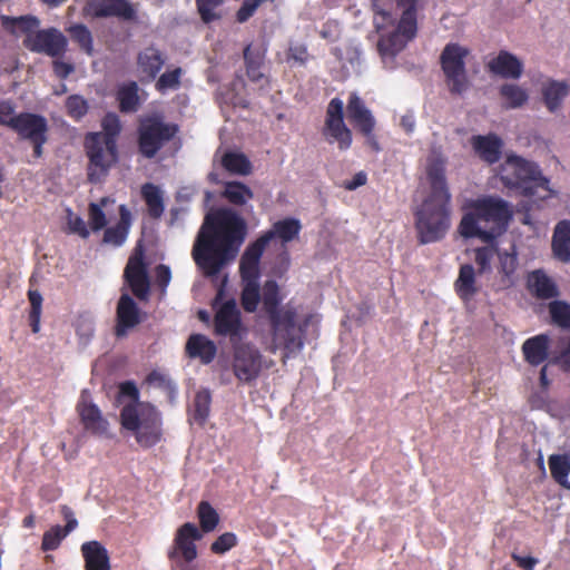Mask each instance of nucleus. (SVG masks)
I'll use <instances>...</instances> for the list:
<instances>
[{"instance_id": "obj_45", "label": "nucleus", "mask_w": 570, "mask_h": 570, "mask_svg": "<svg viewBox=\"0 0 570 570\" xmlns=\"http://www.w3.org/2000/svg\"><path fill=\"white\" fill-rule=\"evenodd\" d=\"M197 517L203 532L208 533L216 529L219 522L217 511L207 501H200L197 507Z\"/></svg>"}, {"instance_id": "obj_38", "label": "nucleus", "mask_w": 570, "mask_h": 570, "mask_svg": "<svg viewBox=\"0 0 570 570\" xmlns=\"http://www.w3.org/2000/svg\"><path fill=\"white\" fill-rule=\"evenodd\" d=\"M246 75L253 82H258L264 78L262 68L264 66V52L254 49L252 45H247L243 52Z\"/></svg>"}, {"instance_id": "obj_59", "label": "nucleus", "mask_w": 570, "mask_h": 570, "mask_svg": "<svg viewBox=\"0 0 570 570\" xmlns=\"http://www.w3.org/2000/svg\"><path fill=\"white\" fill-rule=\"evenodd\" d=\"M494 253L495 250L492 246H483L474 249V262L478 265V273L480 275L490 272Z\"/></svg>"}, {"instance_id": "obj_5", "label": "nucleus", "mask_w": 570, "mask_h": 570, "mask_svg": "<svg viewBox=\"0 0 570 570\" xmlns=\"http://www.w3.org/2000/svg\"><path fill=\"white\" fill-rule=\"evenodd\" d=\"M500 180L504 187L525 197L547 199L551 197L549 179L539 166L520 156H508L500 168Z\"/></svg>"}, {"instance_id": "obj_35", "label": "nucleus", "mask_w": 570, "mask_h": 570, "mask_svg": "<svg viewBox=\"0 0 570 570\" xmlns=\"http://www.w3.org/2000/svg\"><path fill=\"white\" fill-rule=\"evenodd\" d=\"M138 90L139 87L135 81H129L118 88L116 98L121 112L131 114L139 109L140 98Z\"/></svg>"}, {"instance_id": "obj_14", "label": "nucleus", "mask_w": 570, "mask_h": 570, "mask_svg": "<svg viewBox=\"0 0 570 570\" xmlns=\"http://www.w3.org/2000/svg\"><path fill=\"white\" fill-rule=\"evenodd\" d=\"M138 4L129 0H88L85 12L92 18H117L125 22H138Z\"/></svg>"}, {"instance_id": "obj_25", "label": "nucleus", "mask_w": 570, "mask_h": 570, "mask_svg": "<svg viewBox=\"0 0 570 570\" xmlns=\"http://www.w3.org/2000/svg\"><path fill=\"white\" fill-rule=\"evenodd\" d=\"M550 337L548 334H538L527 338L522 344L524 361L531 366H539L549 357Z\"/></svg>"}, {"instance_id": "obj_51", "label": "nucleus", "mask_w": 570, "mask_h": 570, "mask_svg": "<svg viewBox=\"0 0 570 570\" xmlns=\"http://www.w3.org/2000/svg\"><path fill=\"white\" fill-rule=\"evenodd\" d=\"M212 396L209 391L203 390L196 393L194 399V420L204 424L210 412Z\"/></svg>"}, {"instance_id": "obj_28", "label": "nucleus", "mask_w": 570, "mask_h": 570, "mask_svg": "<svg viewBox=\"0 0 570 570\" xmlns=\"http://www.w3.org/2000/svg\"><path fill=\"white\" fill-rule=\"evenodd\" d=\"M185 351L190 358H199L203 364H209L217 354V346L203 334H191L186 342Z\"/></svg>"}, {"instance_id": "obj_31", "label": "nucleus", "mask_w": 570, "mask_h": 570, "mask_svg": "<svg viewBox=\"0 0 570 570\" xmlns=\"http://www.w3.org/2000/svg\"><path fill=\"white\" fill-rule=\"evenodd\" d=\"M77 411L87 431L98 435L107 433L109 424L97 405L81 401L77 405Z\"/></svg>"}, {"instance_id": "obj_23", "label": "nucleus", "mask_w": 570, "mask_h": 570, "mask_svg": "<svg viewBox=\"0 0 570 570\" xmlns=\"http://www.w3.org/2000/svg\"><path fill=\"white\" fill-rule=\"evenodd\" d=\"M117 324L115 334L117 337L125 336L127 331L140 323L139 308L136 302L128 295L122 294L117 305Z\"/></svg>"}, {"instance_id": "obj_12", "label": "nucleus", "mask_w": 570, "mask_h": 570, "mask_svg": "<svg viewBox=\"0 0 570 570\" xmlns=\"http://www.w3.org/2000/svg\"><path fill=\"white\" fill-rule=\"evenodd\" d=\"M232 368L235 377L243 384L256 382L263 370V355L249 343L233 345Z\"/></svg>"}, {"instance_id": "obj_50", "label": "nucleus", "mask_w": 570, "mask_h": 570, "mask_svg": "<svg viewBox=\"0 0 570 570\" xmlns=\"http://www.w3.org/2000/svg\"><path fill=\"white\" fill-rule=\"evenodd\" d=\"M518 268V257L515 253H503L500 255V271L502 283L505 287L514 284V274Z\"/></svg>"}, {"instance_id": "obj_32", "label": "nucleus", "mask_w": 570, "mask_h": 570, "mask_svg": "<svg viewBox=\"0 0 570 570\" xmlns=\"http://www.w3.org/2000/svg\"><path fill=\"white\" fill-rule=\"evenodd\" d=\"M552 253L553 256L562 262H570V222L561 220L559 222L553 230L552 235Z\"/></svg>"}, {"instance_id": "obj_62", "label": "nucleus", "mask_w": 570, "mask_h": 570, "mask_svg": "<svg viewBox=\"0 0 570 570\" xmlns=\"http://www.w3.org/2000/svg\"><path fill=\"white\" fill-rule=\"evenodd\" d=\"M68 226L71 233L77 234L82 238L89 237V229L80 216L72 215L70 213L68 216Z\"/></svg>"}, {"instance_id": "obj_42", "label": "nucleus", "mask_w": 570, "mask_h": 570, "mask_svg": "<svg viewBox=\"0 0 570 570\" xmlns=\"http://www.w3.org/2000/svg\"><path fill=\"white\" fill-rule=\"evenodd\" d=\"M222 196L230 204L243 206L254 197L252 189L240 181H227Z\"/></svg>"}, {"instance_id": "obj_30", "label": "nucleus", "mask_w": 570, "mask_h": 570, "mask_svg": "<svg viewBox=\"0 0 570 570\" xmlns=\"http://www.w3.org/2000/svg\"><path fill=\"white\" fill-rule=\"evenodd\" d=\"M118 212V223L115 226L106 228L102 237L104 244H108L114 247H119L126 242L132 220L131 213L126 205H120Z\"/></svg>"}, {"instance_id": "obj_55", "label": "nucleus", "mask_w": 570, "mask_h": 570, "mask_svg": "<svg viewBox=\"0 0 570 570\" xmlns=\"http://www.w3.org/2000/svg\"><path fill=\"white\" fill-rule=\"evenodd\" d=\"M69 534L61 525H53L47 530L42 535L41 550L53 551L57 550L62 540Z\"/></svg>"}, {"instance_id": "obj_34", "label": "nucleus", "mask_w": 570, "mask_h": 570, "mask_svg": "<svg viewBox=\"0 0 570 570\" xmlns=\"http://www.w3.org/2000/svg\"><path fill=\"white\" fill-rule=\"evenodd\" d=\"M454 287L459 297L465 302L475 296L479 292V287L476 286L475 271L472 265L464 264L460 267Z\"/></svg>"}, {"instance_id": "obj_33", "label": "nucleus", "mask_w": 570, "mask_h": 570, "mask_svg": "<svg viewBox=\"0 0 570 570\" xmlns=\"http://www.w3.org/2000/svg\"><path fill=\"white\" fill-rule=\"evenodd\" d=\"M570 87L566 81L550 79L541 88L542 99L550 112L557 111L563 99L569 95Z\"/></svg>"}, {"instance_id": "obj_10", "label": "nucleus", "mask_w": 570, "mask_h": 570, "mask_svg": "<svg viewBox=\"0 0 570 570\" xmlns=\"http://www.w3.org/2000/svg\"><path fill=\"white\" fill-rule=\"evenodd\" d=\"M223 297V291H218L212 307L215 309L214 333L218 336L228 337L232 345L239 343L247 334V328L243 323L242 313L234 298L219 304Z\"/></svg>"}, {"instance_id": "obj_2", "label": "nucleus", "mask_w": 570, "mask_h": 570, "mask_svg": "<svg viewBox=\"0 0 570 570\" xmlns=\"http://www.w3.org/2000/svg\"><path fill=\"white\" fill-rule=\"evenodd\" d=\"M282 297L276 281H266L263 285L262 303L269 331L271 342L267 350L275 354L282 352V363L297 356L305 346L306 322H298V311L291 303L281 306Z\"/></svg>"}, {"instance_id": "obj_1", "label": "nucleus", "mask_w": 570, "mask_h": 570, "mask_svg": "<svg viewBox=\"0 0 570 570\" xmlns=\"http://www.w3.org/2000/svg\"><path fill=\"white\" fill-rule=\"evenodd\" d=\"M247 236V223L234 209L220 207L204 218L193 246L197 267L207 277L216 276L233 262Z\"/></svg>"}, {"instance_id": "obj_4", "label": "nucleus", "mask_w": 570, "mask_h": 570, "mask_svg": "<svg viewBox=\"0 0 570 570\" xmlns=\"http://www.w3.org/2000/svg\"><path fill=\"white\" fill-rule=\"evenodd\" d=\"M471 207L472 212L464 214L459 225V232L465 238L478 237L491 243L498 233L484 229V222L493 223L499 229H503L512 218L510 204L500 197L479 198Z\"/></svg>"}, {"instance_id": "obj_21", "label": "nucleus", "mask_w": 570, "mask_h": 570, "mask_svg": "<svg viewBox=\"0 0 570 570\" xmlns=\"http://www.w3.org/2000/svg\"><path fill=\"white\" fill-rule=\"evenodd\" d=\"M346 112L350 122L360 134H370L371 130L375 129L376 121L374 116L356 92L350 95Z\"/></svg>"}, {"instance_id": "obj_63", "label": "nucleus", "mask_w": 570, "mask_h": 570, "mask_svg": "<svg viewBox=\"0 0 570 570\" xmlns=\"http://www.w3.org/2000/svg\"><path fill=\"white\" fill-rule=\"evenodd\" d=\"M16 116L17 115H14V109L11 104L2 102L0 105V125L1 126H7L10 129H12Z\"/></svg>"}, {"instance_id": "obj_43", "label": "nucleus", "mask_w": 570, "mask_h": 570, "mask_svg": "<svg viewBox=\"0 0 570 570\" xmlns=\"http://www.w3.org/2000/svg\"><path fill=\"white\" fill-rule=\"evenodd\" d=\"M244 286L240 294V304L245 312L254 313L261 301L258 278H242Z\"/></svg>"}, {"instance_id": "obj_15", "label": "nucleus", "mask_w": 570, "mask_h": 570, "mask_svg": "<svg viewBox=\"0 0 570 570\" xmlns=\"http://www.w3.org/2000/svg\"><path fill=\"white\" fill-rule=\"evenodd\" d=\"M203 534L196 524L186 522L180 525L174 538L171 548L168 550V559L177 561L181 558L186 563L197 558V548L195 542L202 540Z\"/></svg>"}, {"instance_id": "obj_11", "label": "nucleus", "mask_w": 570, "mask_h": 570, "mask_svg": "<svg viewBox=\"0 0 570 570\" xmlns=\"http://www.w3.org/2000/svg\"><path fill=\"white\" fill-rule=\"evenodd\" d=\"M469 53V49L459 43H448L441 53L440 62L451 94L461 95L469 88L465 69V58Z\"/></svg>"}, {"instance_id": "obj_64", "label": "nucleus", "mask_w": 570, "mask_h": 570, "mask_svg": "<svg viewBox=\"0 0 570 570\" xmlns=\"http://www.w3.org/2000/svg\"><path fill=\"white\" fill-rule=\"evenodd\" d=\"M156 283L161 291H165L171 279V272L167 265L160 264L155 269Z\"/></svg>"}, {"instance_id": "obj_39", "label": "nucleus", "mask_w": 570, "mask_h": 570, "mask_svg": "<svg viewBox=\"0 0 570 570\" xmlns=\"http://www.w3.org/2000/svg\"><path fill=\"white\" fill-rule=\"evenodd\" d=\"M302 229V225L296 218H284L273 224L271 230L265 234H272L271 240L279 238L282 243L286 244L295 239Z\"/></svg>"}, {"instance_id": "obj_52", "label": "nucleus", "mask_w": 570, "mask_h": 570, "mask_svg": "<svg viewBox=\"0 0 570 570\" xmlns=\"http://www.w3.org/2000/svg\"><path fill=\"white\" fill-rule=\"evenodd\" d=\"M68 31L71 39L77 42L87 55H92V36L85 24H73L68 29Z\"/></svg>"}, {"instance_id": "obj_20", "label": "nucleus", "mask_w": 570, "mask_h": 570, "mask_svg": "<svg viewBox=\"0 0 570 570\" xmlns=\"http://www.w3.org/2000/svg\"><path fill=\"white\" fill-rule=\"evenodd\" d=\"M346 112L350 122L360 134H370L371 130L375 129L376 121L374 116L356 92L350 95Z\"/></svg>"}, {"instance_id": "obj_58", "label": "nucleus", "mask_w": 570, "mask_h": 570, "mask_svg": "<svg viewBox=\"0 0 570 570\" xmlns=\"http://www.w3.org/2000/svg\"><path fill=\"white\" fill-rule=\"evenodd\" d=\"M66 109L69 117L75 120H80L87 115L89 106L83 97L71 95L66 100Z\"/></svg>"}, {"instance_id": "obj_26", "label": "nucleus", "mask_w": 570, "mask_h": 570, "mask_svg": "<svg viewBox=\"0 0 570 570\" xmlns=\"http://www.w3.org/2000/svg\"><path fill=\"white\" fill-rule=\"evenodd\" d=\"M527 288L538 299H551L559 296V289L554 281L542 269L529 273Z\"/></svg>"}, {"instance_id": "obj_60", "label": "nucleus", "mask_w": 570, "mask_h": 570, "mask_svg": "<svg viewBox=\"0 0 570 570\" xmlns=\"http://www.w3.org/2000/svg\"><path fill=\"white\" fill-rule=\"evenodd\" d=\"M238 543V539L233 532L220 534L212 544L210 551L215 554H224Z\"/></svg>"}, {"instance_id": "obj_3", "label": "nucleus", "mask_w": 570, "mask_h": 570, "mask_svg": "<svg viewBox=\"0 0 570 570\" xmlns=\"http://www.w3.org/2000/svg\"><path fill=\"white\" fill-rule=\"evenodd\" d=\"M119 394L132 400L120 411L122 429L132 432L140 446L148 449L156 445L161 439V416L158 410L148 402L139 401V391L134 381L121 382Z\"/></svg>"}, {"instance_id": "obj_29", "label": "nucleus", "mask_w": 570, "mask_h": 570, "mask_svg": "<svg viewBox=\"0 0 570 570\" xmlns=\"http://www.w3.org/2000/svg\"><path fill=\"white\" fill-rule=\"evenodd\" d=\"M81 553L86 570H110V558L107 549L96 540L81 544Z\"/></svg>"}, {"instance_id": "obj_27", "label": "nucleus", "mask_w": 570, "mask_h": 570, "mask_svg": "<svg viewBox=\"0 0 570 570\" xmlns=\"http://www.w3.org/2000/svg\"><path fill=\"white\" fill-rule=\"evenodd\" d=\"M165 65L163 52L154 46L141 50L137 56V67L147 81L155 80Z\"/></svg>"}, {"instance_id": "obj_46", "label": "nucleus", "mask_w": 570, "mask_h": 570, "mask_svg": "<svg viewBox=\"0 0 570 570\" xmlns=\"http://www.w3.org/2000/svg\"><path fill=\"white\" fill-rule=\"evenodd\" d=\"M225 0H195L197 12L204 23L222 19L220 8Z\"/></svg>"}, {"instance_id": "obj_40", "label": "nucleus", "mask_w": 570, "mask_h": 570, "mask_svg": "<svg viewBox=\"0 0 570 570\" xmlns=\"http://www.w3.org/2000/svg\"><path fill=\"white\" fill-rule=\"evenodd\" d=\"M499 95L504 101L505 109L521 108L529 99L528 91L515 83H503L499 88Z\"/></svg>"}, {"instance_id": "obj_22", "label": "nucleus", "mask_w": 570, "mask_h": 570, "mask_svg": "<svg viewBox=\"0 0 570 570\" xmlns=\"http://www.w3.org/2000/svg\"><path fill=\"white\" fill-rule=\"evenodd\" d=\"M12 130L21 139L30 141L47 134L48 122L41 115L20 112L14 117Z\"/></svg>"}, {"instance_id": "obj_9", "label": "nucleus", "mask_w": 570, "mask_h": 570, "mask_svg": "<svg viewBox=\"0 0 570 570\" xmlns=\"http://www.w3.org/2000/svg\"><path fill=\"white\" fill-rule=\"evenodd\" d=\"M85 150L89 159L88 180L94 184L99 183L118 161L117 144L104 140L98 132H88L85 137Z\"/></svg>"}, {"instance_id": "obj_17", "label": "nucleus", "mask_w": 570, "mask_h": 570, "mask_svg": "<svg viewBox=\"0 0 570 570\" xmlns=\"http://www.w3.org/2000/svg\"><path fill=\"white\" fill-rule=\"evenodd\" d=\"M271 236L272 234H263L246 247L239 262L240 278H259V262L271 243Z\"/></svg>"}, {"instance_id": "obj_56", "label": "nucleus", "mask_w": 570, "mask_h": 570, "mask_svg": "<svg viewBox=\"0 0 570 570\" xmlns=\"http://www.w3.org/2000/svg\"><path fill=\"white\" fill-rule=\"evenodd\" d=\"M397 8L402 9V29L413 31L416 21V11L419 0H395Z\"/></svg>"}, {"instance_id": "obj_47", "label": "nucleus", "mask_w": 570, "mask_h": 570, "mask_svg": "<svg viewBox=\"0 0 570 570\" xmlns=\"http://www.w3.org/2000/svg\"><path fill=\"white\" fill-rule=\"evenodd\" d=\"M183 69L176 67L171 70H166L159 76L155 83V88L160 94H166L169 90H178L181 86Z\"/></svg>"}, {"instance_id": "obj_8", "label": "nucleus", "mask_w": 570, "mask_h": 570, "mask_svg": "<svg viewBox=\"0 0 570 570\" xmlns=\"http://www.w3.org/2000/svg\"><path fill=\"white\" fill-rule=\"evenodd\" d=\"M176 124L165 122L159 115H149L139 119L137 127V146L141 156L154 158L159 150L177 135Z\"/></svg>"}, {"instance_id": "obj_36", "label": "nucleus", "mask_w": 570, "mask_h": 570, "mask_svg": "<svg viewBox=\"0 0 570 570\" xmlns=\"http://www.w3.org/2000/svg\"><path fill=\"white\" fill-rule=\"evenodd\" d=\"M141 197L146 203L148 215L158 219L163 216L165 206L160 188L151 183L141 186Z\"/></svg>"}, {"instance_id": "obj_57", "label": "nucleus", "mask_w": 570, "mask_h": 570, "mask_svg": "<svg viewBox=\"0 0 570 570\" xmlns=\"http://www.w3.org/2000/svg\"><path fill=\"white\" fill-rule=\"evenodd\" d=\"M145 382L149 385L156 386L165 391L169 399L175 397L176 386L173 383V381L168 377V375L154 370L146 376Z\"/></svg>"}, {"instance_id": "obj_16", "label": "nucleus", "mask_w": 570, "mask_h": 570, "mask_svg": "<svg viewBox=\"0 0 570 570\" xmlns=\"http://www.w3.org/2000/svg\"><path fill=\"white\" fill-rule=\"evenodd\" d=\"M124 276L134 295L139 299H146L149 294L150 283L147 266L144 262L142 249L136 248L135 254L126 265Z\"/></svg>"}, {"instance_id": "obj_24", "label": "nucleus", "mask_w": 570, "mask_h": 570, "mask_svg": "<svg viewBox=\"0 0 570 570\" xmlns=\"http://www.w3.org/2000/svg\"><path fill=\"white\" fill-rule=\"evenodd\" d=\"M471 144L475 154L487 164L493 165L500 160L503 141L495 134L473 136Z\"/></svg>"}, {"instance_id": "obj_18", "label": "nucleus", "mask_w": 570, "mask_h": 570, "mask_svg": "<svg viewBox=\"0 0 570 570\" xmlns=\"http://www.w3.org/2000/svg\"><path fill=\"white\" fill-rule=\"evenodd\" d=\"M417 31V23L414 22L413 31L402 29V19H400L394 31L382 35L377 42V50L383 59L394 58L412 40Z\"/></svg>"}, {"instance_id": "obj_53", "label": "nucleus", "mask_w": 570, "mask_h": 570, "mask_svg": "<svg viewBox=\"0 0 570 570\" xmlns=\"http://www.w3.org/2000/svg\"><path fill=\"white\" fill-rule=\"evenodd\" d=\"M108 203V198L104 197L99 204L90 203L88 207L89 225L92 232H99L107 225V217L102 207Z\"/></svg>"}, {"instance_id": "obj_13", "label": "nucleus", "mask_w": 570, "mask_h": 570, "mask_svg": "<svg viewBox=\"0 0 570 570\" xmlns=\"http://www.w3.org/2000/svg\"><path fill=\"white\" fill-rule=\"evenodd\" d=\"M323 135L330 144H337L340 150H347L352 145V131L344 122V104L337 97L327 105Z\"/></svg>"}, {"instance_id": "obj_6", "label": "nucleus", "mask_w": 570, "mask_h": 570, "mask_svg": "<svg viewBox=\"0 0 570 570\" xmlns=\"http://www.w3.org/2000/svg\"><path fill=\"white\" fill-rule=\"evenodd\" d=\"M0 21L2 28L11 35L26 33L23 46L32 52L58 58L63 56L67 50V39L59 30L49 28L35 31L40 22L33 16L9 17L1 14Z\"/></svg>"}, {"instance_id": "obj_54", "label": "nucleus", "mask_w": 570, "mask_h": 570, "mask_svg": "<svg viewBox=\"0 0 570 570\" xmlns=\"http://www.w3.org/2000/svg\"><path fill=\"white\" fill-rule=\"evenodd\" d=\"M102 131L98 132L104 140L117 144V138L121 131L119 117L114 112H108L101 121Z\"/></svg>"}, {"instance_id": "obj_41", "label": "nucleus", "mask_w": 570, "mask_h": 570, "mask_svg": "<svg viewBox=\"0 0 570 570\" xmlns=\"http://www.w3.org/2000/svg\"><path fill=\"white\" fill-rule=\"evenodd\" d=\"M414 202H420L414 208V216L416 217V229L421 244L428 243V194L424 189H417L414 196Z\"/></svg>"}, {"instance_id": "obj_48", "label": "nucleus", "mask_w": 570, "mask_h": 570, "mask_svg": "<svg viewBox=\"0 0 570 570\" xmlns=\"http://www.w3.org/2000/svg\"><path fill=\"white\" fill-rule=\"evenodd\" d=\"M28 299L30 303L29 311V325L31 327L32 333L37 334L40 331V318L42 313V295L37 289L28 291Z\"/></svg>"}, {"instance_id": "obj_44", "label": "nucleus", "mask_w": 570, "mask_h": 570, "mask_svg": "<svg viewBox=\"0 0 570 570\" xmlns=\"http://www.w3.org/2000/svg\"><path fill=\"white\" fill-rule=\"evenodd\" d=\"M222 165L232 174L245 176L252 171V164L249 159L242 153H226L222 158Z\"/></svg>"}, {"instance_id": "obj_19", "label": "nucleus", "mask_w": 570, "mask_h": 570, "mask_svg": "<svg viewBox=\"0 0 570 570\" xmlns=\"http://www.w3.org/2000/svg\"><path fill=\"white\" fill-rule=\"evenodd\" d=\"M489 72L503 79H519L523 73V62L513 53L507 50H500L499 53L488 61Z\"/></svg>"}, {"instance_id": "obj_61", "label": "nucleus", "mask_w": 570, "mask_h": 570, "mask_svg": "<svg viewBox=\"0 0 570 570\" xmlns=\"http://www.w3.org/2000/svg\"><path fill=\"white\" fill-rule=\"evenodd\" d=\"M307 47L304 43L291 45L287 51V61H295L299 65H305L308 60Z\"/></svg>"}, {"instance_id": "obj_7", "label": "nucleus", "mask_w": 570, "mask_h": 570, "mask_svg": "<svg viewBox=\"0 0 570 570\" xmlns=\"http://www.w3.org/2000/svg\"><path fill=\"white\" fill-rule=\"evenodd\" d=\"M450 203L445 163L430 159V242L438 240L449 227Z\"/></svg>"}, {"instance_id": "obj_49", "label": "nucleus", "mask_w": 570, "mask_h": 570, "mask_svg": "<svg viewBox=\"0 0 570 570\" xmlns=\"http://www.w3.org/2000/svg\"><path fill=\"white\" fill-rule=\"evenodd\" d=\"M549 313L556 325L570 331V304L564 301H552L549 304Z\"/></svg>"}, {"instance_id": "obj_37", "label": "nucleus", "mask_w": 570, "mask_h": 570, "mask_svg": "<svg viewBox=\"0 0 570 570\" xmlns=\"http://www.w3.org/2000/svg\"><path fill=\"white\" fill-rule=\"evenodd\" d=\"M552 479L562 488L570 490L568 475L570 473V456L567 454H552L548 459Z\"/></svg>"}]
</instances>
